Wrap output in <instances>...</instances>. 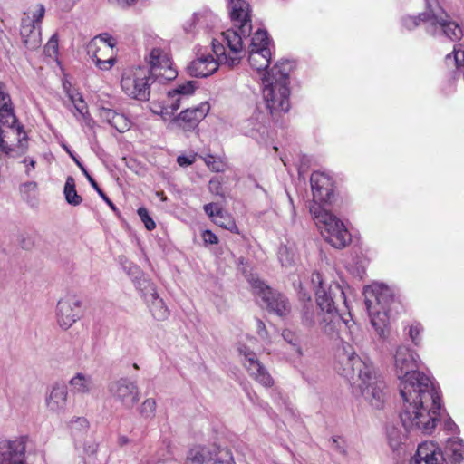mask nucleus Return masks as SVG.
I'll return each mask as SVG.
<instances>
[{"label": "nucleus", "instance_id": "1", "mask_svg": "<svg viewBox=\"0 0 464 464\" xmlns=\"http://www.w3.org/2000/svg\"><path fill=\"white\" fill-rule=\"evenodd\" d=\"M419 361L418 353L406 345L394 351L393 363L403 400L400 417L406 430L430 434L440 418L441 399L432 380L416 370Z\"/></svg>", "mask_w": 464, "mask_h": 464}, {"label": "nucleus", "instance_id": "2", "mask_svg": "<svg viewBox=\"0 0 464 464\" xmlns=\"http://www.w3.org/2000/svg\"><path fill=\"white\" fill-rule=\"evenodd\" d=\"M313 192V202L310 205V213L321 231L324 239L336 248L345 246L351 240V236L343 223L323 204L330 202L333 196V183L324 173L315 171L310 178Z\"/></svg>", "mask_w": 464, "mask_h": 464}, {"label": "nucleus", "instance_id": "3", "mask_svg": "<svg viewBox=\"0 0 464 464\" xmlns=\"http://www.w3.org/2000/svg\"><path fill=\"white\" fill-rule=\"evenodd\" d=\"M338 364L339 372L345 378L358 377L361 394L372 408L383 407L387 399L384 382L377 375L372 364L362 360L346 342L338 350Z\"/></svg>", "mask_w": 464, "mask_h": 464}, {"label": "nucleus", "instance_id": "4", "mask_svg": "<svg viewBox=\"0 0 464 464\" xmlns=\"http://www.w3.org/2000/svg\"><path fill=\"white\" fill-rule=\"evenodd\" d=\"M197 82L188 81L178 84L167 92L162 102H151L150 110L154 114L160 115L163 121H169L171 128H179L183 130H192L207 116L210 110L208 102H203L196 107L183 110L179 115L175 112L194 94L197 89Z\"/></svg>", "mask_w": 464, "mask_h": 464}, {"label": "nucleus", "instance_id": "5", "mask_svg": "<svg viewBox=\"0 0 464 464\" xmlns=\"http://www.w3.org/2000/svg\"><path fill=\"white\" fill-rule=\"evenodd\" d=\"M311 283L315 287L316 304L319 309L318 325L322 332L334 338L339 335L343 326L350 334H353L356 330L355 324L341 316L335 305L338 301H342L347 306L345 293L340 285H331L328 290H325L323 276L318 272L312 274Z\"/></svg>", "mask_w": 464, "mask_h": 464}, {"label": "nucleus", "instance_id": "6", "mask_svg": "<svg viewBox=\"0 0 464 464\" xmlns=\"http://www.w3.org/2000/svg\"><path fill=\"white\" fill-rule=\"evenodd\" d=\"M425 1L427 11L418 16L403 18V26L412 30L422 22L426 31L432 35H444L452 41L459 39L463 35L462 29L455 22L448 20V15L442 10L439 0Z\"/></svg>", "mask_w": 464, "mask_h": 464}, {"label": "nucleus", "instance_id": "7", "mask_svg": "<svg viewBox=\"0 0 464 464\" xmlns=\"http://www.w3.org/2000/svg\"><path fill=\"white\" fill-rule=\"evenodd\" d=\"M152 84L147 67L138 66L124 72L121 86L129 97L138 101H148Z\"/></svg>", "mask_w": 464, "mask_h": 464}, {"label": "nucleus", "instance_id": "8", "mask_svg": "<svg viewBox=\"0 0 464 464\" xmlns=\"http://www.w3.org/2000/svg\"><path fill=\"white\" fill-rule=\"evenodd\" d=\"M254 68L265 85H288L290 60H250Z\"/></svg>", "mask_w": 464, "mask_h": 464}, {"label": "nucleus", "instance_id": "9", "mask_svg": "<svg viewBox=\"0 0 464 464\" xmlns=\"http://www.w3.org/2000/svg\"><path fill=\"white\" fill-rule=\"evenodd\" d=\"M110 397L123 409H133L140 400V392L135 381L121 377L108 384Z\"/></svg>", "mask_w": 464, "mask_h": 464}, {"label": "nucleus", "instance_id": "10", "mask_svg": "<svg viewBox=\"0 0 464 464\" xmlns=\"http://www.w3.org/2000/svg\"><path fill=\"white\" fill-rule=\"evenodd\" d=\"M249 282L252 285L254 293L262 300L270 312L275 313L278 316H285L290 313L291 305L285 296L273 291L259 278L251 276Z\"/></svg>", "mask_w": 464, "mask_h": 464}, {"label": "nucleus", "instance_id": "11", "mask_svg": "<svg viewBox=\"0 0 464 464\" xmlns=\"http://www.w3.org/2000/svg\"><path fill=\"white\" fill-rule=\"evenodd\" d=\"M183 464H235L227 448L198 446L191 449Z\"/></svg>", "mask_w": 464, "mask_h": 464}, {"label": "nucleus", "instance_id": "12", "mask_svg": "<svg viewBox=\"0 0 464 464\" xmlns=\"http://www.w3.org/2000/svg\"><path fill=\"white\" fill-rule=\"evenodd\" d=\"M28 436L0 437V464H27Z\"/></svg>", "mask_w": 464, "mask_h": 464}, {"label": "nucleus", "instance_id": "13", "mask_svg": "<svg viewBox=\"0 0 464 464\" xmlns=\"http://www.w3.org/2000/svg\"><path fill=\"white\" fill-rule=\"evenodd\" d=\"M16 118L11 103L9 95L0 91V125L10 129L9 134L17 136V149L23 153L27 149V136L23 127L15 126Z\"/></svg>", "mask_w": 464, "mask_h": 464}, {"label": "nucleus", "instance_id": "14", "mask_svg": "<svg viewBox=\"0 0 464 464\" xmlns=\"http://www.w3.org/2000/svg\"><path fill=\"white\" fill-rule=\"evenodd\" d=\"M82 300L76 296L68 295L61 298L56 305L55 316L58 325L68 330L82 315Z\"/></svg>", "mask_w": 464, "mask_h": 464}, {"label": "nucleus", "instance_id": "15", "mask_svg": "<svg viewBox=\"0 0 464 464\" xmlns=\"http://www.w3.org/2000/svg\"><path fill=\"white\" fill-rule=\"evenodd\" d=\"M290 90L288 85L263 86V99L271 117L288 111Z\"/></svg>", "mask_w": 464, "mask_h": 464}, {"label": "nucleus", "instance_id": "16", "mask_svg": "<svg viewBox=\"0 0 464 464\" xmlns=\"http://www.w3.org/2000/svg\"><path fill=\"white\" fill-rule=\"evenodd\" d=\"M238 352L243 357L244 366L249 374L260 384L271 387L274 381L267 370L257 359L256 354L250 348L243 344L238 347Z\"/></svg>", "mask_w": 464, "mask_h": 464}, {"label": "nucleus", "instance_id": "17", "mask_svg": "<svg viewBox=\"0 0 464 464\" xmlns=\"http://www.w3.org/2000/svg\"><path fill=\"white\" fill-rule=\"evenodd\" d=\"M68 388L63 383H53L47 391L44 396V405L46 410L55 415L63 414L68 404Z\"/></svg>", "mask_w": 464, "mask_h": 464}, {"label": "nucleus", "instance_id": "18", "mask_svg": "<svg viewBox=\"0 0 464 464\" xmlns=\"http://www.w3.org/2000/svg\"><path fill=\"white\" fill-rule=\"evenodd\" d=\"M364 295L367 307L375 305L385 310H388L394 299L393 291L388 285L381 283L367 286L364 290Z\"/></svg>", "mask_w": 464, "mask_h": 464}, {"label": "nucleus", "instance_id": "19", "mask_svg": "<svg viewBox=\"0 0 464 464\" xmlns=\"http://www.w3.org/2000/svg\"><path fill=\"white\" fill-rule=\"evenodd\" d=\"M229 14L235 26H239L243 35H250L252 24L250 5L245 0H229Z\"/></svg>", "mask_w": 464, "mask_h": 464}, {"label": "nucleus", "instance_id": "20", "mask_svg": "<svg viewBox=\"0 0 464 464\" xmlns=\"http://www.w3.org/2000/svg\"><path fill=\"white\" fill-rule=\"evenodd\" d=\"M144 67L148 68L152 83L165 84L178 75V71L171 60H150Z\"/></svg>", "mask_w": 464, "mask_h": 464}, {"label": "nucleus", "instance_id": "21", "mask_svg": "<svg viewBox=\"0 0 464 464\" xmlns=\"http://www.w3.org/2000/svg\"><path fill=\"white\" fill-rule=\"evenodd\" d=\"M116 46V40L107 33L101 34L95 36L87 44L86 51L90 58H99V53L102 55H109V58H114L113 52Z\"/></svg>", "mask_w": 464, "mask_h": 464}, {"label": "nucleus", "instance_id": "22", "mask_svg": "<svg viewBox=\"0 0 464 464\" xmlns=\"http://www.w3.org/2000/svg\"><path fill=\"white\" fill-rule=\"evenodd\" d=\"M20 35L24 47L34 50L41 45V25L34 24L29 14H24L21 21Z\"/></svg>", "mask_w": 464, "mask_h": 464}, {"label": "nucleus", "instance_id": "23", "mask_svg": "<svg viewBox=\"0 0 464 464\" xmlns=\"http://www.w3.org/2000/svg\"><path fill=\"white\" fill-rule=\"evenodd\" d=\"M443 454L432 441L419 445L414 458L410 464H442Z\"/></svg>", "mask_w": 464, "mask_h": 464}, {"label": "nucleus", "instance_id": "24", "mask_svg": "<svg viewBox=\"0 0 464 464\" xmlns=\"http://www.w3.org/2000/svg\"><path fill=\"white\" fill-rule=\"evenodd\" d=\"M266 116L259 109H256L252 115L242 121L241 131L256 140L264 136L266 132Z\"/></svg>", "mask_w": 464, "mask_h": 464}, {"label": "nucleus", "instance_id": "25", "mask_svg": "<svg viewBox=\"0 0 464 464\" xmlns=\"http://www.w3.org/2000/svg\"><path fill=\"white\" fill-rule=\"evenodd\" d=\"M218 22V17L210 9L202 8L193 14L190 21L185 24L184 29L188 33L192 32L196 26L202 29H213Z\"/></svg>", "mask_w": 464, "mask_h": 464}, {"label": "nucleus", "instance_id": "26", "mask_svg": "<svg viewBox=\"0 0 464 464\" xmlns=\"http://www.w3.org/2000/svg\"><path fill=\"white\" fill-rule=\"evenodd\" d=\"M204 210L208 216H209L213 222L218 226L234 232L238 233L237 226L234 218L225 212L218 204L208 203L204 206Z\"/></svg>", "mask_w": 464, "mask_h": 464}, {"label": "nucleus", "instance_id": "27", "mask_svg": "<svg viewBox=\"0 0 464 464\" xmlns=\"http://www.w3.org/2000/svg\"><path fill=\"white\" fill-rule=\"evenodd\" d=\"M250 53H257L262 58H272L275 54L274 44L265 30H257L251 40Z\"/></svg>", "mask_w": 464, "mask_h": 464}, {"label": "nucleus", "instance_id": "28", "mask_svg": "<svg viewBox=\"0 0 464 464\" xmlns=\"http://www.w3.org/2000/svg\"><path fill=\"white\" fill-rule=\"evenodd\" d=\"M221 60H191L187 65V72L192 77L206 78L215 73Z\"/></svg>", "mask_w": 464, "mask_h": 464}, {"label": "nucleus", "instance_id": "29", "mask_svg": "<svg viewBox=\"0 0 464 464\" xmlns=\"http://www.w3.org/2000/svg\"><path fill=\"white\" fill-rule=\"evenodd\" d=\"M367 310L372 327L380 337L384 338L388 325V310L378 308L375 305L367 307Z\"/></svg>", "mask_w": 464, "mask_h": 464}, {"label": "nucleus", "instance_id": "30", "mask_svg": "<svg viewBox=\"0 0 464 464\" xmlns=\"http://www.w3.org/2000/svg\"><path fill=\"white\" fill-rule=\"evenodd\" d=\"M100 116L103 121L108 122L120 132H124L130 127V121L129 119L125 115L118 113L113 110L102 108L101 110Z\"/></svg>", "mask_w": 464, "mask_h": 464}, {"label": "nucleus", "instance_id": "31", "mask_svg": "<svg viewBox=\"0 0 464 464\" xmlns=\"http://www.w3.org/2000/svg\"><path fill=\"white\" fill-rule=\"evenodd\" d=\"M69 384L74 394L86 395L92 393L94 390L92 377L82 372H77L72 377L69 381Z\"/></svg>", "mask_w": 464, "mask_h": 464}, {"label": "nucleus", "instance_id": "32", "mask_svg": "<svg viewBox=\"0 0 464 464\" xmlns=\"http://www.w3.org/2000/svg\"><path fill=\"white\" fill-rule=\"evenodd\" d=\"M76 449L81 451V456L86 464H93V457L96 454L98 444L92 436L85 437L75 440Z\"/></svg>", "mask_w": 464, "mask_h": 464}, {"label": "nucleus", "instance_id": "33", "mask_svg": "<svg viewBox=\"0 0 464 464\" xmlns=\"http://www.w3.org/2000/svg\"><path fill=\"white\" fill-rule=\"evenodd\" d=\"M445 454L454 463L464 460V442L461 439L454 437L447 440Z\"/></svg>", "mask_w": 464, "mask_h": 464}, {"label": "nucleus", "instance_id": "34", "mask_svg": "<svg viewBox=\"0 0 464 464\" xmlns=\"http://www.w3.org/2000/svg\"><path fill=\"white\" fill-rule=\"evenodd\" d=\"M151 315L158 321L166 320L169 312L164 301L160 297L159 294L150 298V303H147Z\"/></svg>", "mask_w": 464, "mask_h": 464}, {"label": "nucleus", "instance_id": "35", "mask_svg": "<svg viewBox=\"0 0 464 464\" xmlns=\"http://www.w3.org/2000/svg\"><path fill=\"white\" fill-rule=\"evenodd\" d=\"M135 286L146 303H150V298L158 294L156 285L145 276L136 278Z\"/></svg>", "mask_w": 464, "mask_h": 464}, {"label": "nucleus", "instance_id": "36", "mask_svg": "<svg viewBox=\"0 0 464 464\" xmlns=\"http://www.w3.org/2000/svg\"><path fill=\"white\" fill-rule=\"evenodd\" d=\"M66 152L70 155V157L73 160L76 165L80 168L82 172L87 178L88 181L92 185V187L98 192V194L102 197V198L112 208L115 209L114 204L109 199L106 194L99 188L97 182L89 174L85 167L82 164V162L78 160V158L70 150V149L66 146H63Z\"/></svg>", "mask_w": 464, "mask_h": 464}, {"label": "nucleus", "instance_id": "37", "mask_svg": "<svg viewBox=\"0 0 464 464\" xmlns=\"http://www.w3.org/2000/svg\"><path fill=\"white\" fill-rule=\"evenodd\" d=\"M237 30H227L222 33L225 42L229 49L234 53H239L243 48L242 40L244 37H247L248 35H243L241 31L239 30V26H237Z\"/></svg>", "mask_w": 464, "mask_h": 464}, {"label": "nucleus", "instance_id": "38", "mask_svg": "<svg viewBox=\"0 0 464 464\" xmlns=\"http://www.w3.org/2000/svg\"><path fill=\"white\" fill-rule=\"evenodd\" d=\"M282 337L290 345L293 356L298 359L301 358L303 356V349L300 336L290 329H285L282 332Z\"/></svg>", "mask_w": 464, "mask_h": 464}, {"label": "nucleus", "instance_id": "39", "mask_svg": "<svg viewBox=\"0 0 464 464\" xmlns=\"http://www.w3.org/2000/svg\"><path fill=\"white\" fill-rule=\"evenodd\" d=\"M89 422L83 417H75L70 421V430L74 440L82 439L87 435Z\"/></svg>", "mask_w": 464, "mask_h": 464}, {"label": "nucleus", "instance_id": "40", "mask_svg": "<svg viewBox=\"0 0 464 464\" xmlns=\"http://www.w3.org/2000/svg\"><path fill=\"white\" fill-rule=\"evenodd\" d=\"M63 192L68 204L78 206L82 203V198L75 189V181L72 177L70 176L66 179Z\"/></svg>", "mask_w": 464, "mask_h": 464}, {"label": "nucleus", "instance_id": "41", "mask_svg": "<svg viewBox=\"0 0 464 464\" xmlns=\"http://www.w3.org/2000/svg\"><path fill=\"white\" fill-rule=\"evenodd\" d=\"M278 259L284 266H293L297 259L295 248L290 246H281L278 249Z\"/></svg>", "mask_w": 464, "mask_h": 464}, {"label": "nucleus", "instance_id": "42", "mask_svg": "<svg viewBox=\"0 0 464 464\" xmlns=\"http://www.w3.org/2000/svg\"><path fill=\"white\" fill-rule=\"evenodd\" d=\"M156 408V400L153 398H148L141 403L140 407V413L144 418L151 419L155 416Z\"/></svg>", "mask_w": 464, "mask_h": 464}, {"label": "nucleus", "instance_id": "43", "mask_svg": "<svg viewBox=\"0 0 464 464\" xmlns=\"http://www.w3.org/2000/svg\"><path fill=\"white\" fill-rule=\"evenodd\" d=\"M319 317L317 316V323ZM301 324L306 328H312L316 324L315 314L311 307L304 306L301 314Z\"/></svg>", "mask_w": 464, "mask_h": 464}, {"label": "nucleus", "instance_id": "44", "mask_svg": "<svg viewBox=\"0 0 464 464\" xmlns=\"http://www.w3.org/2000/svg\"><path fill=\"white\" fill-rule=\"evenodd\" d=\"M201 158L210 170L214 172H222L225 170V164L221 159L216 158L210 154Z\"/></svg>", "mask_w": 464, "mask_h": 464}, {"label": "nucleus", "instance_id": "45", "mask_svg": "<svg viewBox=\"0 0 464 464\" xmlns=\"http://www.w3.org/2000/svg\"><path fill=\"white\" fill-rule=\"evenodd\" d=\"M45 55L49 58L56 57L59 53V40L57 34L51 36L46 45L44 46Z\"/></svg>", "mask_w": 464, "mask_h": 464}, {"label": "nucleus", "instance_id": "46", "mask_svg": "<svg viewBox=\"0 0 464 464\" xmlns=\"http://www.w3.org/2000/svg\"><path fill=\"white\" fill-rule=\"evenodd\" d=\"M422 331H423V327L418 322H414L413 324H411L409 326L408 335H409L410 339L411 340V342L415 345H419L420 343V341H421L420 334L422 333Z\"/></svg>", "mask_w": 464, "mask_h": 464}, {"label": "nucleus", "instance_id": "47", "mask_svg": "<svg viewBox=\"0 0 464 464\" xmlns=\"http://www.w3.org/2000/svg\"><path fill=\"white\" fill-rule=\"evenodd\" d=\"M72 102V103L74 106V109L76 111L77 115H83V113H86L88 111L87 105L82 98V96L76 92L72 96L69 98Z\"/></svg>", "mask_w": 464, "mask_h": 464}, {"label": "nucleus", "instance_id": "48", "mask_svg": "<svg viewBox=\"0 0 464 464\" xmlns=\"http://www.w3.org/2000/svg\"><path fill=\"white\" fill-rule=\"evenodd\" d=\"M404 436L395 428L388 430V441L393 450H397L402 442Z\"/></svg>", "mask_w": 464, "mask_h": 464}, {"label": "nucleus", "instance_id": "49", "mask_svg": "<svg viewBox=\"0 0 464 464\" xmlns=\"http://www.w3.org/2000/svg\"><path fill=\"white\" fill-rule=\"evenodd\" d=\"M138 215L148 230L151 231L156 227V224L149 215V211L147 210V208H140L138 209Z\"/></svg>", "mask_w": 464, "mask_h": 464}, {"label": "nucleus", "instance_id": "50", "mask_svg": "<svg viewBox=\"0 0 464 464\" xmlns=\"http://www.w3.org/2000/svg\"><path fill=\"white\" fill-rule=\"evenodd\" d=\"M45 14V8L44 5L38 4L36 5L35 11L32 13V15L30 16L31 20H34V24L37 25H41V22L44 17Z\"/></svg>", "mask_w": 464, "mask_h": 464}, {"label": "nucleus", "instance_id": "51", "mask_svg": "<svg viewBox=\"0 0 464 464\" xmlns=\"http://www.w3.org/2000/svg\"><path fill=\"white\" fill-rule=\"evenodd\" d=\"M75 117L77 118V120L79 121H81V124L82 126L88 127L91 130H92L94 128L95 121L89 114V111H87L86 113H83V115L75 114Z\"/></svg>", "mask_w": 464, "mask_h": 464}, {"label": "nucleus", "instance_id": "52", "mask_svg": "<svg viewBox=\"0 0 464 464\" xmlns=\"http://www.w3.org/2000/svg\"><path fill=\"white\" fill-rule=\"evenodd\" d=\"M197 157V154H191L189 156L180 155L177 158V162L180 167H188L196 161Z\"/></svg>", "mask_w": 464, "mask_h": 464}, {"label": "nucleus", "instance_id": "53", "mask_svg": "<svg viewBox=\"0 0 464 464\" xmlns=\"http://www.w3.org/2000/svg\"><path fill=\"white\" fill-rule=\"evenodd\" d=\"M22 163L24 164V171H25V174L28 176V177H31L32 176V172L35 169V160L31 159V158H24L22 161Z\"/></svg>", "mask_w": 464, "mask_h": 464}, {"label": "nucleus", "instance_id": "54", "mask_svg": "<svg viewBox=\"0 0 464 464\" xmlns=\"http://www.w3.org/2000/svg\"><path fill=\"white\" fill-rule=\"evenodd\" d=\"M111 3L115 5L121 9H128L136 5L138 0H110Z\"/></svg>", "mask_w": 464, "mask_h": 464}, {"label": "nucleus", "instance_id": "55", "mask_svg": "<svg viewBox=\"0 0 464 464\" xmlns=\"http://www.w3.org/2000/svg\"><path fill=\"white\" fill-rule=\"evenodd\" d=\"M95 65L101 70H110L115 63V60H93Z\"/></svg>", "mask_w": 464, "mask_h": 464}, {"label": "nucleus", "instance_id": "56", "mask_svg": "<svg viewBox=\"0 0 464 464\" xmlns=\"http://www.w3.org/2000/svg\"><path fill=\"white\" fill-rule=\"evenodd\" d=\"M149 58H169V54L164 50L157 47L150 51Z\"/></svg>", "mask_w": 464, "mask_h": 464}, {"label": "nucleus", "instance_id": "57", "mask_svg": "<svg viewBox=\"0 0 464 464\" xmlns=\"http://www.w3.org/2000/svg\"><path fill=\"white\" fill-rule=\"evenodd\" d=\"M203 238L206 243L217 244L218 242V237L209 230H206L203 233Z\"/></svg>", "mask_w": 464, "mask_h": 464}, {"label": "nucleus", "instance_id": "58", "mask_svg": "<svg viewBox=\"0 0 464 464\" xmlns=\"http://www.w3.org/2000/svg\"><path fill=\"white\" fill-rule=\"evenodd\" d=\"M256 329H257V334L260 336V338L266 339L267 337V332L266 330V325L259 319L256 320Z\"/></svg>", "mask_w": 464, "mask_h": 464}, {"label": "nucleus", "instance_id": "59", "mask_svg": "<svg viewBox=\"0 0 464 464\" xmlns=\"http://www.w3.org/2000/svg\"><path fill=\"white\" fill-rule=\"evenodd\" d=\"M213 52L216 54L217 58H221L222 55H225L223 51V46L218 44V41H212Z\"/></svg>", "mask_w": 464, "mask_h": 464}, {"label": "nucleus", "instance_id": "60", "mask_svg": "<svg viewBox=\"0 0 464 464\" xmlns=\"http://www.w3.org/2000/svg\"><path fill=\"white\" fill-rule=\"evenodd\" d=\"M4 137V130H0V149L6 154H10L14 150L5 143Z\"/></svg>", "mask_w": 464, "mask_h": 464}, {"label": "nucleus", "instance_id": "61", "mask_svg": "<svg viewBox=\"0 0 464 464\" xmlns=\"http://www.w3.org/2000/svg\"><path fill=\"white\" fill-rule=\"evenodd\" d=\"M63 88L69 98L76 93L72 90V83L67 79L63 80Z\"/></svg>", "mask_w": 464, "mask_h": 464}, {"label": "nucleus", "instance_id": "62", "mask_svg": "<svg viewBox=\"0 0 464 464\" xmlns=\"http://www.w3.org/2000/svg\"><path fill=\"white\" fill-rule=\"evenodd\" d=\"M209 189L211 192H213L217 195H219V194H221L222 188H221V185L219 184V182L215 181V180H210Z\"/></svg>", "mask_w": 464, "mask_h": 464}, {"label": "nucleus", "instance_id": "63", "mask_svg": "<svg viewBox=\"0 0 464 464\" xmlns=\"http://www.w3.org/2000/svg\"><path fill=\"white\" fill-rule=\"evenodd\" d=\"M459 52L462 53V58H464V50L462 51L460 49V44L455 45L453 50L450 53H448L445 58H458V54Z\"/></svg>", "mask_w": 464, "mask_h": 464}, {"label": "nucleus", "instance_id": "64", "mask_svg": "<svg viewBox=\"0 0 464 464\" xmlns=\"http://www.w3.org/2000/svg\"><path fill=\"white\" fill-rule=\"evenodd\" d=\"M445 428H446V430L452 431V432L458 431V430H459L458 426L451 420H447L445 422Z\"/></svg>", "mask_w": 464, "mask_h": 464}]
</instances>
